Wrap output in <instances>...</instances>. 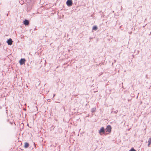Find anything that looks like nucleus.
Listing matches in <instances>:
<instances>
[{
	"mask_svg": "<svg viewBox=\"0 0 151 151\" xmlns=\"http://www.w3.org/2000/svg\"><path fill=\"white\" fill-rule=\"evenodd\" d=\"M111 128L110 125H108L106 128V132H108V134L110 133L111 131Z\"/></svg>",
	"mask_w": 151,
	"mask_h": 151,
	"instance_id": "obj_1",
	"label": "nucleus"
},
{
	"mask_svg": "<svg viewBox=\"0 0 151 151\" xmlns=\"http://www.w3.org/2000/svg\"><path fill=\"white\" fill-rule=\"evenodd\" d=\"M99 134L101 135H102V133L103 134H104L105 133V129L104 127H101L100 130H99Z\"/></svg>",
	"mask_w": 151,
	"mask_h": 151,
	"instance_id": "obj_2",
	"label": "nucleus"
},
{
	"mask_svg": "<svg viewBox=\"0 0 151 151\" xmlns=\"http://www.w3.org/2000/svg\"><path fill=\"white\" fill-rule=\"evenodd\" d=\"M72 0H68L66 2V4L68 6H70L72 5Z\"/></svg>",
	"mask_w": 151,
	"mask_h": 151,
	"instance_id": "obj_3",
	"label": "nucleus"
},
{
	"mask_svg": "<svg viewBox=\"0 0 151 151\" xmlns=\"http://www.w3.org/2000/svg\"><path fill=\"white\" fill-rule=\"evenodd\" d=\"M25 59L22 58L20 60L19 63L21 65H22L25 63Z\"/></svg>",
	"mask_w": 151,
	"mask_h": 151,
	"instance_id": "obj_4",
	"label": "nucleus"
},
{
	"mask_svg": "<svg viewBox=\"0 0 151 151\" xmlns=\"http://www.w3.org/2000/svg\"><path fill=\"white\" fill-rule=\"evenodd\" d=\"M23 24L25 25H28L29 24V22L28 20L25 19L24 21H23Z\"/></svg>",
	"mask_w": 151,
	"mask_h": 151,
	"instance_id": "obj_5",
	"label": "nucleus"
},
{
	"mask_svg": "<svg viewBox=\"0 0 151 151\" xmlns=\"http://www.w3.org/2000/svg\"><path fill=\"white\" fill-rule=\"evenodd\" d=\"M13 41L12 40L10 39L9 40H8L7 43L9 45H12V44Z\"/></svg>",
	"mask_w": 151,
	"mask_h": 151,
	"instance_id": "obj_6",
	"label": "nucleus"
},
{
	"mask_svg": "<svg viewBox=\"0 0 151 151\" xmlns=\"http://www.w3.org/2000/svg\"><path fill=\"white\" fill-rule=\"evenodd\" d=\"M29 144L28 143L25 142V143L24 147L25 148H27L29 146Z\"/></svg>",
	"mask_w": 151,
	"mask_h": 151,
	"instance_id": "obj_7",
	"label": "nucleus"
},
{
	"mask_svg": "<svg viewBox=\"0 0 151 151\" xmlns=\"http://www.w3.org/2000/svg\"><path fill=\"white\" fill-rule=\"evenodd\" d=\"M148 147H150V145L151 144V138H149L148 140Z\"/></svg>",
	"mask_w": 151,
	"mask_h": 151,
	"instance_id": "obj_8",
	"label": "nucleus"
},
{
	"mask_svg": "<svg viewBox=\"0 0 151 151\" xmlns=\"http://www.w3.org/2000/svg\"><path fill=\"white\" fill-rule=\"evenodd\" d=\"M97 29H98V28H97V26H94L93 27L92 29L93 30L96 31V30H97Z\"/></svg>",
	"mask_w": 151,
	"mask_h": 151,
	"instance_id": "obj_9",
	"label": "nucleus"
},
{
	"mask_svg": "<svg viewBox=\"0 0 151 151\" xmlns=\"http://www.w3.org/2000/svg\"><path fill=\"white\" fill-rule=\"evenodd\" d=\"M129 151H136V150L134 149L133 148H132Z\"/></svg>",
	"mask_w": 151,
	"mask_h": 151,
	"instance_id": "obj_10",
	"label": "nucleus"
}]
</instances>
